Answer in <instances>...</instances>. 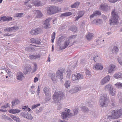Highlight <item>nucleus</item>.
<instances>
[{
	"mask_svg": "<svg viewBox=\"0 0 122 122\" xmlns=\"http://www.w3.org/2000/svg\"><path fill=\"white\" fill-rule=\"evenodd\" d=\"M111 18L109 20L110 25H116L118 23V16L117 13L116 12L115 10H113L111 14Z\"/></svg>",
	"mask_w": 122,
	"mask_h": 122,
	"instance_id": "obj_1",
	"label": "nucleus"
},
{
	"mask_svg": "<svg viewBox=\"0 0 122 122\" xmlns=\"http://www.w3.org/2000/svg\"><path fill=\"white\" fill-rule=\"evenodd\" d=\"M109 102L108 98L107 97L106 94H103L101 97L99 102V104L102 107L107 106Z\"/></svg>",
	"mask_w": 122,
	"mask_h": 122,
	"instance_id": "obj_2",
	"label": "nucleus"
},
{
	"mask_svg": "<svg viewBox=\"0 0 122 122\" xmlns=\"http://www.w3.org/2000/svg\"><path fill=\"white\" fill-rule=\"evenodd\" d=\"M63 93L62 92L59 91L56 92L53 96V101L52 102L53 103H58L59 100H61L62 97Z\"/></svg>",
	"mask_w": 122,
	"mask_h": 122,
	"instance_id": "obj_3",
	"label": "nucleus"
},
{
	"mask_svg": "<svg viewBox=\"0 0 122 122\" xmlns=\"http://www.w3.org/2000/svg\"><path fill=\"white\" fill-rule=\"evenodd\" d=\"M111 114L114 119H118L122 114V109L114 110L112 111Z\"/></svg>",
	"mask_w": 122,
	"mask_h": 122,
	"instance_id": "obj_4",
	"label": "nucleus"
},
{
	"mask_svg": "<svg viewBox=\"0 0 122 122\" xmlns=\"http://www.w3.org/2000/svg\"><path fill=\"white\" fill-rule=\"evenodd\" d=\"M60 9L58 7L52 6L48 8L47 12L49 14L55 13L60 10Z\"/></svg>",
	"mask_w": 122,
	"mask_h": 122,
	"instance_id": "obj_5",
	"label": "nucleus"
},
{
	"mask_svg": "<svg viewBox=\"0 0 122 122\" xmlns=\"http://www.w3.org/2000/svg\"><path fill=\"white\" fill-rule=\"evenodd\" d=\"M65 69L63 68L57 71L56 73V77L57 78L60 80H62L63 79V73L65 72Z\"/></svg>",
	"mask_w": 122,
	"mask_h": 122,
	"instance_id": "obj_6",
	"label": "nucleus"
},
{
	"mask_svg": "<svg viewBox=\"0 0 122 122\" xmlns=\"http://www.w3.org/2000/svg\"><path fill=\"white\" fill-rule=\"evenodd\" d=\"M42 32V30L40 28H37L32 29L31 30L30 32V33L32 35H36L40 34Z\"/></svg>",
	"mask_w": 122,
	"mask_h": 122,
	"instance_id": "obj_7",
	"label": "nucleus"
},
{
	"mask_svg": "<svg viewBox=\"0 0 122 122\" xmlns=\"http://www.w3.org/2000/svg\"><path fill=\"white\" fill-rule=\"evenodd\" d=\"M65 110L66 111H67V112H61V113L62 118L63 119H66L70 116L69 114L70 113V112H69L70 111V110L66 108Z\"/></svg>",
	"mask_w": 122,
	"mask_h": 122,
	"instance_id": "obj_8",
	"label": "nucleus"
},
{
	"mask_svg": "<svg viewBox=\"0 0 122 122\" xmlns=\"http://www.w3.org/2000/svg\"><path fill=\"white\" fill-rule=\"evenodd\" d=\"M50 18L46 19L43 22V27L45 29H47L49 28L50 24L49 21L51 20Z\"/></svg>",
	"mask_w": 122,
	"mask_h": 122,
	"instance_id": "obj_9",
	"label": "nucleus"
},
{
	"mask_svg": "<svg viewBox=\"0 0 122 122\" xmlns=\"http://www.w3.org/2000/svg\"><path fill=\"white\" fill-rule=\"evenodd\" d=\"M110 79V77L109 76L104 77L100 82L101 85H103L109 82Z\"/></svg>",
	"mask_w": 122,
	"mask_h": 122,
	"instance_id": "obj_10",
	"label": "nucleus"
},
{
	"mask_svg": "<svg viewBox=\"0 0 122 122\" xmlns=\"http://www.w3.org/2000/svg\"><path fill=\"white\" fill-rule=\"evenodd\" d=\"M81 90V87L79 86H74L70 91V93H73L78 92Z\"/></svg>",
	"mask_w": 122,
	"mask_h": 122,
	"instance_id": "obj_11",
	"label": "nucleus"
},
{
	"mask_svg": "<svg viewBox=\"0 0 122 122\" xmlns=\"http://www.w3.org/2000/svg\"><path fill=\"white\" fill-rule=\"evenodd\" d=\"M109 7L105 4H102L100 5L99 9L100 10L107 11L109 9Z\"/></svg>",
	"mask_w": 122,
	"mask_h": 122,
	"instance_id": "obj_12",
	"label": "nucleus"
},
{
	"mask_svg": "<svg viewBox=\"0 0 122 122\" xmlns=\"http://www.w3.org/2000/svg\"><path fill=\"white\" fill-rule=\"evenodd\" d=\"M32 3L34 5L37 6H42L44 5L40 1L37 0H33L32 1Z\"/></svg>",
	"mask_w": 122,
	"mask_h": 122,
	"instance_id": "obj_13",
	"label": "nucleus"
},
{
	"mask_svg": "<svg viewBox=\"0 0 122 122\" xmlns=\"http://www.w3.org/2000/svg\"><path fill=\"white\" fill-rule=\"evenodd\" d=\"M16 79L19 81H22L25 77L23 73L21 72H19L17 73L16 75Z\"/></svg>",
	"mask_w": 122,
	"mask_h": 122,
	"instance_id": "obj_14",
	"label": "nucleus"
},
{
	"mask_svg": "<svg viewBox=\"0 0 122 122\" xmlns=\"http://www.w3.org/2000/svg\"><path fill=\"white\" fill-rule=\"evenodd\" d=\"M102 23V21L100 19H94L92 22V23L96 25L101 24Z\"/></svg>",
	"mask_w": 122,
	"mask_h": 122,
	"instance_id": "obj_15",
	"label": "nucleus"
},
{
	"mask_svg": "<svg viewBox=\"0 0 122 122\" xmlns=\"http://www.w3.org/2000/svg\"><path fill=\"white\" fill-rule=\"evenodd\" d=\"M94 69L97 70H102L103 68V66L100 63H97L94 65L93 67Z\"/></svg>",
	"mask_w": 122,
	"mask_h": 122,
	"instance_id": "obj_16",
	"label": "nucleus"
},
{
	"mask_svg": "<svg viewBox=\"0 0 122 122\" xmlns=\"http://www.w3.org/2000/svg\"><path fill=\"white\" fill-rule=\"evenodd\" d=\"M71 41L68 38L67 39V40L65 41L64 44V46L62 48L60 47V48L61 49H64L66 48L67 47L68 45L70 43Z\"/></svg>",
	"mask_w": 122,
	"mask_h": 122,
	"instance_id": "obj_17",
	"label": "nucleus"
},
{
	"mask_svg": "<svg viewBox=\"0 0 122 122\" xmlns=\"http://www.w3.org/2000/svg\"><path fill=\"white\" fill-rule=\"evenodd\" d=\"M20 110L16 109H11L9 111V112L10 113L15 114L20 112Z\"/></svg>",
	"mask_w": 122,
	"mask_h": 122,
	"instance_id": "obj_18",
	"label": "nucleus"
},
{
	"mask_svg": "<svg viewBox=\"0 0 122 122\" xmlns=\"http://www.w3.org/2000/svg\"><path fill=\"white\" fill-rule=\"evenodd\" d=\"M113 88L112 85L108 84L105 86L104 89L106 91H108L109 92Z\"/></svg>",
	"mask_w": 122,
	"mask_h": 122,
	"instance_id": "obj_19",
	"label": "nucleus"
},
{
	"mask_svg": "<svg viewBox=\"0 0 122 122\" xmlns=\"http://www.w3.org/2000/svg\"><path fill=\"white\" fill-rule=\"evenodd\" d=\"M116 89L113 88L109 92V93L111 96H114L116 95Z\"/></svg>",
	"mask_w": 122,
	"mask_h": 122,
	"instance_id": "obj_20",
	"label": "nucleus"
},
{
	"mask_svg": "<svg viewBox=\"0 0 122 122\" xmlns=\"http://www.w3.org/2000/svg\"><path fill=\"white\" fill-rule=\"evenodd\" d=\"M115 66L114 65L111 64L108 68V70L109 73H111L114 70Z\"/></svg>",
	"mask_w": 122,
	"mask_h": 122,
	"instance_id": "obj_21",
	"label": "nucleus"
},
{
	"mask_svg": "<svg viewBox=\"0 0 122 122\" xmlns=\"http://www.w3.org/2000/svg\"><path fill=\"white\" fill-rule=\"evenodd\" d=\"M113 77L116 79H122V73L118 72L116 73L113 76Z\"/></svg>",
	"mask_w": 122,
	"mask_h": 122,
	"instance_id": "obj_22",
	"label": "nucleus"
},
{
	"mask_svg": "<svg viewBox=\"0 0 122 122\" xmlns=\"http://www.w3.org/2000/svg\"><path fill=\"white\" fill-rule=\"evenodd\" d=\"M20 102L18 99H16L13 100L12 102V107H13L14 106L19 104Z\"/></svg>",
	"mask_w": 122,
	"mask_h": 122,
	"instance_id": "obj_23",
	"label": "nucleus"
},
{
	"mask_svg": "<svg viewBox=\"0 0 122 122\" xmlns=\"http://www.w3.org/2000/svg\"><path fill=\"white\" fill-rule=\"evenodd\" d=\"M71 82L70 80H66L64 83V85L66 88H68L71 86Z\"/></svg>",
	"mask_w": 122,
	"mask_h": 122,
	"instance_id": "obj_24",
	"label": "nucleus"
},
{
	"mask_svg": "<svg viewBox=\"0 0 122 122\" xmlns=\"http://www.w3.org/2000/svg\"><path fill=\"white\" fill-rule=\"evenodd\" d=\"M34 12L35 13L38 17H41L42 16V14L41 12L38 10H34Z\"/></svg>",
	"mask_w": 122,
	"mask_h": 122,
	"instance_id": "obj_25",
	"label": "nucleus"
},
{
	"mask_svg": "<svg viewBox=\"0 0 122 122\" xmlns=\"http://www.w3.org/2000/svg\"><path fill=\"white\" fill-rule=\"evenodd\" d=\"M72 14V13L71 12H66L60 15V16L61 17L68 16L71 15Z\"/></svg>",
	"mask_w": 122,
	"mask_h": 122,
	"instance_id": "obj_26",
	"label": "nucleus"
},
{
	"mask_svg": "<svg viewBox=\"0 0 122 122\" xmlns=\"http://www.w3.org/2000/svg\"><path fill=\"white\" fill-rule=\"evenodd\" d=\"M119 51L118 47L116 46L113 47L112 50V52L113 54H116Z\"/></svg>",
	"mask_w": 122,
	"mask_h": 122,
	"instance_id": "obj_27",
	"label": "nucleus"
},
{
	"mask_svg": "<svg viewBox=\"0 0 122 122\" xmlns=\"http://www.w3.org/2000/svg\"><path fill=\"white\" fill-rule=\"evenodd\" d=\"M93 37V34L90 33H88L86 36V38L88 40H91L92 38Z\"/></svg>",
	"mask_w": 122,
	"mask_h": 122,
	"instance_id": "obj_28",
	"label": "nucleus"
},
{
	"mask_svg": "<svg viewBox=\"0 0 122 122\" xmlns=\"http://www.w3.org/2000/svg\"><path fill=\"white\" fill-rule=\"evenodd\" d=\"M10 117L12 119L16 121L17 122H20V119L18 117L11 114L10 115Z\"/></svg>",
	"mask_w": 122,
	"mask_h": 122,
	"instance_id": "obj_29",
	"label": "nucleus"
},
{
	"mask_svg": "<svg viewBox=\"0 0 122 122\" xmlns=\"http://www.w3.org/2000/svg\"><path fill=\"white\" fill-rule=\"evenodd\" d=\"M115 87L118 89L122 88V83L120 82L117 83L114 85Z\"/></svg>",
	"mask_w": 122,
	"mask_h": 122,
	"instance_id": "obj_30",
	"label": "nucleus"
},
{
	"mask_svg": "<svg viewBox=\"0 0 122 122\" xmlns=\"http://www.w3.org/2000/svg\"><path fill=\"white\" fill-rule=\"evenodd\" d=\"M78 112V109L77 108L74 109L73 110L74 113H69L70 116H75V115L77 114Z\"/></svg>",
	"mask_w": 122,
	"mask_h": 122,
	"instance_id": "obj_31",
	"label": "nucleus"
},
{
	"mask_svg": "<svg viewBox=\"0 0 122 122\" xmlns=\"http://www.w3.org/2000/svg\"><path fill=\"white\" fill-rule=\"evenodd\" d=\"M45 100L46 101H49L51 98V96L50 93H48L46 94Z\"/></svg>",
	"mask_w": 122,
	"mask_h": 122,
	"instance_id": "obj_32",
	"label": "nucleus"
},
{
	"mask_svg": "<svg viewBox=\"0 0 122 122\" xmlns=\"http://www.w3.org/2000/svg\"><path fill=\"white\" fill-rule=\"evenodd\" d=\"M72 80V82L73 83H75L77 82H78V80L77 79V77L76 75H75L74 74H72V76L71 77Z\"/></svg>",
	"mask_w": 122,
	"mask_h": 122,
	"instance_id": "obj_33",
	"label": "nucleus"
},
{
	"mask_svg": "<svg viewBox=\"0 0 122 122\" xmlns=\"http://www.w3.org/2000/svg\"><path fill=\"white\" fill-rule=\"evenodd\" d=\"M23 13H16L14 15V16L15 17H21L23 15Z\"/></svg>",
	"mask_w": 122,
	"mask_h": 122,
	"instance_id": "obj_34",
	"label": "nucleus"
},
{
	"mask_svg": "<svg viewBox=\"0 0 122 122\" xmlns=\"http://www.w3.org/2000/svg\"><path fill=\"white\" fill-rule=\"evenodd\" d=\"M50 77L53 81H55L56 80L55 75L54 73H51L50 74Z\"/></svg>",
	"mask_w": 122,
	"mask_h": 122,
	"instance_id": "obj_35",
	"label": "nucleus"
},
{
	"mask_svg": "<svg viewBox=\"0 0 122 122\" xmlns=\"http://www.w3.org/2000/svg\"><path fill=\"white\" fill-rule=\"evenodd\" d=\"M80 3L78 2H76V3L71 5V7L72 8H76L79 5Z\"/></svg>",
	"mask_w": 122,
	"mask_h": 122,
	"instance_id": "obj_36",
	"label": "nucleus"
},
{
	"mask_svg": "<svg viewBox=\"0 0 122 122\" xmlns=\"http://www.w3.org/2000/svg\"><path fill=\"white\" fill-rule=\"evenodd\" d=\"M66 77L67 78L70 79V76L71 73V70H67L66 72Z\"/></svg>",
	"mask_w": 122,
	"mask_h": 122,
	"instance_id": "obj_37",
	"label": "nucleus"
},
{
	"mask_svg": "<svg viewBox=\"0 0 122 122\" xmlns=\"http://www.w3.org/2000/svg\"><path fill=\"white\" fill-rule=\"evenodd\" d=\"M34 66L32 70V72L34 73L36 71L37 69V65L36 64L34 63H33Z\"/></svg>",
	"mask_w": 122,
	"mask_h": 122,
	"instance_id": "obj_38",
	"label": "nucleus"
},
{
	"mask_svg": "<svg viewBox=\"0 0 122 122\" xmlns=\"http://www.w3.org/2000/svg\"><path fill=\"white\" fill-rule=\"evenodd\" d=\"M70 30L72 31L73 33L76 32L77 31V28L76 26H72L71 27Z\"/></svg>",
	"mask_w": 122,
	"mask_h": 122,
	"instance_id": "obj_39",
	"label": "nucleus"
},
{
	"mask_svg": "<svg viewBox=\"0 0 122 122\" xmlns=\"http://www.w3.org/2000/svg\"><path fill=\"white\" fill-rule=\"evenodd\" d=\"M49 88L47 87H45L43 89L44 93L45 94L48 93H50L49 92Z\"/></svg>",
	"mask_w": 122,
	"mask_h": 122,
	"instance_id": "obj_40",
	"label": "nucleus"
},
{
	"mask_svg": "<svg viewBox=\"0 0 122 122\" xmlns=\"http://www.w3.org/2000/svg\"><path fill=\"white\" fill-rule=\"evenodd\" d=\"M76 76L77 77L76 79H77L78 81L79 80L82 79L83 78V76L79 73L77 74Z\"/></svg>",
	"mask_w": 122,
	"mask_h": 122,
	"instance_id": "obj_41",
	"label": "nucleus"
},
{
	"mask_svg": "<svg viewBox=\"0 0 122 122\" xmlns=\"http://www.w3.org/2000/svg\"><path fill=\"white\" fill-rule=\"evenodd\" d=\"M66 38V37L64 36H62L59 38L58 40V41L60 42H61L64 41Z\"/></svg>",
	"mask_w": 122,
	"mask_h": 122,
	"instance_id": "obj_42",
	"label": "nucleus"
},
{
	"mask_svg": "<svg viewBox=\"0 0 122 122\" xmlns=\"http://www.w3.org/2000/svg\"><path fill=\"white\" fill-rule=\"evenodd\" d=\"M28 113L27 112H22L20 113V115L26 118Z\"/></svg>",
	"mask_w": 122,
	"mask_h": 122,
	"instance_id": "obj_43",
	"label": "nucleus"
},
{
	"mask_svg": "<svg viewBox=\"0 0 122 122\" xmlns=\"http://www.w3.org/2000/svg\"><path fill=\"white\" fill-rule=\"evenodd\" d=\"M6 72L10 77H12L13 74V73L8 70H7L6 71Z\"/></svg>",
	"mask_w": 122,
	"mask_h": 122,
	"instance_id": "obj_44",
	"label": "nucleus"
},
{
	"mask_svg": "<svg viewBox=\"0 0 122 122\" xmlns=\"http://www.w3.org/2000/svg\"><path fill=\"white\" fill-rule=\"evenodd\" d=\"M27 119L30 120H32L33 119V117L30 114H29L28 113L27 116L26 118Z\"/></svg>",
	"mask_w": 122,
	"mask_h": 122,
	"instance_id": "obj_45",
	"label": "nucleus"
},
{
	"mask_svg": "<svg viewBox=\"0 0 122 122\" xmlns=\"http://www.w3.org/2000/svg\"><path fill=\"white\" fill-rule=\"evenodd\" d=\"M82 111L84 112H87L89 110L88 108L85 107H83L81 108Z\"/></svg>",
	"mask_w": 122,
	"mask_h": 122,
	"instance_id": "obj_46",
	"label": "nucleus"
},
{
	"mask_svg": "<svg viewBox=\"0 0 122 122\" xmlns=\"http://www.w3.org/2000/svg\"><path fill=\"white\" fill-rule=\"evenodd\" d=\"M93 13L95 14V16H97V15H100L101 14L100 12L99 11H95Z\"/></svg>",
	"mask_w": 122,
	"mask_h": 122,
	"instance_id": "obj_47",
	"label": "nucleus"
},
{
	"mask_svg": "<svg viewBox=\"0 0 122 122\" xmlns=\"http://www.w3.org/2000/svg\"><path fill=\"white\" fill-rule=\"evenodd\" d=\"M118 61L119 63L122 65V56L119 57L118 58Z\"/></svg>",
	"mask_w": 122,
	"mask_h": 122,
	"instance_id": "obj_48",
	"label": "nucleus"
},
{
	"mask_svg": "<svg viewBox=\"0 0 122 122\" xmlns=\"http://www.w3.org/2000/svg\"><path fill=\"white\" fill-rule=\"evenodd\" d=\"M24 5H25L26 6L31 8L32 7V5L30 4L29 3L27 2H24Z\"/></svg>",
	"mask_w": 122,
	"mask_h": 122,
	"instance_id": "obj_49",
	"label": "nucleus"
},
{
	"mask_svg": "<svg viewBox=\"0 0 122 122\" xmlns=\"http://www.w3.org/2000/svg\"><path fill=\"white\" fill-rule=\"evenodd\" d=\"M106 117H107V119L111 120L112 119H114V118L113 117L112 115H108L106 116Z\"/></svg>",
	"mask_w": 122,
	"mask_h": 122,
	"instance_id": "obj_50",
	"label": "nucleus"
},
{
	"mask_svg": "<svg viewBox=\"0 0 122 122\" xmlns=\"http://www.w3.org/2000/svg\"><path fill=\"white\" fill-rule=\"evenodd\" d=\"M31 66L30 65L26 67H25V69L26 70V71L27 72H28L30 71V69H31Z\"/></svg>",
	"mask_w": 122,
	"mask_h": 122,
	"instance_id": "obj_51",
	"label": "nucleus"
},
{
	"mask_svg": "<svg viewBox=\"0 0 122 122\" xmlns=\"http://www.w3.org/2000/svg\"><path fill=\"white\" fill-rule=\"evenodd\" d=\"M40 104H37L36 105H34L32 106L31 107V109H33L37 107H38L40 106Z\"/></svg>",
	"mask_w": 122,
	"mask_h": 122,
	"instance_id": "obj_52",
	"label": "nucleus"
},
{
	"mask_svg": "<svg viewBox=\"0 0 122 122\" xmlns=\"http://www.w3.org/2000/svg\"><path fill=\"white\" fill-rule=\"evenodd\" d=\"M1 20H2L4 21H6L7 17L5 16H3L1 18Z\"/></svg>",
	"mask_w": 122,
	"mask_h": 122,
	"instance_id": "obj_53",
	"label": "nucleus"
},
{
	"mask_svg": "<svg viewBox=\"0 0 122 122\" xmlns=\"http://www.w3.org/2000/svg\"><path fill=\"white\" fill-rule=\"evenodd\" d=\"M41 56V54H38L36 55H35V59H39L40 58Z\"/></svg>",
	"mask_w": 122,
	"mask_h": 122,
	"instance_id": "obj_54",
	"label": "nucleus"
},
{
	"mask_svg": "<svg viewBox=\"0 0 122 122\" xmlns=\"http://www.w3.org/2000/svg\"><path fill=\"white\" fill-rule=\"evenodd\" d=\"M29 56L30 58L31 59H35V55H29Z\"/></svg>",
	"mask_w": 122,
	"mask_h": 122,
	"instance_id": "obj_55",
	"label": "nucleus"
},
{
	"mask_svg": "<svg viewBox=\"0 0 122 122\" xmlns=\"http://www.w3.org/2000/svg\"><path fill=\"white\" fill-rule=\"evenodd\" d=\"M12 18L10 16L7 17L6 21H10L12 20Z\"/></svg>",
	"mask_w": 122,
	"mask_h": 122,
	"instance_id": "obj_56",
	"label": "nucleus"
},
{
	"mask_svg": "<svg viewBox=\"0 0 122 122\" xmlns=\"http://www.w3.org/2000/svg\"><path fill=\"white\" fill-rule=\"evenodd\" d=\"M76 37V36L75 35H72L71 36L69 37V38H68L71 41V40L72 39H73L75 38Z\"/></svg>",
	"mask_w": 122,
	"mask_h": 122,
	"instance_id": "obj_57",
	"label": "nucleus"
},
{
	"mask_svg": "<svg viewBox=\"0 0 122 122\" xmlns=\"http://www.w3.org/2000/svg\"><path fill=\"white\" fill-rule=\"evenodd\" d=\"M84 14V12L83 11H80L78 15L80 16H81V17H82L83 15Z\"/></svg>",
	"mask_w": 122,
	"mask_h": 122,
	"instance_id": "obj_58",
	"label": "nucleus"
},
{
	"mask_svg": "<svg viewBox=\"0 0 122 122\" xmlns=\"http://www.w3.org/2000/svg\"><path fill=\"white\" fill-rule=\"evenodd\" d=\"M86 75H90V72L89 70H87L86 72Z\"/></svg>",
	"mask_w": 122,
	"mask_h": 122,
	"instance_id": "obj_59",
	"label": "nucleus"
},
{
	"mask_svg": "<svg viewBox=\"0 0 122 122\" xmlns=\"http://www.w3.org/2000/svg\"><path fill=\"white\" fill-rule=\"evenodd\" d=\"M13 30L14 31L16 30H18L19 29V28L18 26H14L13 27Z\"/></svg>",
	"mask_w": 122,
	"mask_h": 122,
	"instance_id": "obj_60",
	"label": "nucleus"
},
{
	"mask_svg": "<svg viewBox=\"0 0 122 122\" xmlns=\"http://www.w3.org/2000/svg\"><path fill=\"white\" fill-rule=\"evenodd\" d=\"M39 79L37 77H35L34 78V82L35 83L36 82L38 81Z\"/></svg>",
	"mask_w": 122,
	"mask_h": 122,
	"instance_id": "obj_61",
	"label": "nucleus"
},
{
	"mask_svg": "<svg viewBox=\"0 0 122 122\" xmlns=\"http://www.w3.org/2000/svg\"><path fill=\"white\" fill-rule=\"evenodd\" d=\"M56 33L55 32H54L53 33V34L51 36V37L52 38H53V39H55V36Z\"/></svg>",
	"mask_w": 122,
	"mask_h": 122,
	"instance_id": "obj_62",
	"label": "nucleus"
},
{
	"mask_svg": "<svg viewBox=\"0 0 122 122\" xmlns=\"http://www.w3.org/2000/svg\"><path fill=\"white\" fill-rule=\"evenodd\" d=\"M36 39H34L33 38H31L30 39L31 42L32 43H35L36 42Z\"/></svg>",
	"mask_w": 122,
	"mask_h": 122,
	"instance_id": "obj_63",
	"label": "nucleus"
},
{
	"mask_svg": "<svg viewBox=\"0 0 122 122\" xmlns=\"http://www.w3.org/2000/svg\"><path fill=\"white\" fill-rule=\"evenodd\" d=\"M7 111V110L6 109H3L0 108V112H5Z\"/></svg>",
	"mask_w": 122,
	"mask_h": 122,
	"instance_id": "obj_64",
	"label": "nucleus"
}]
</instances>
